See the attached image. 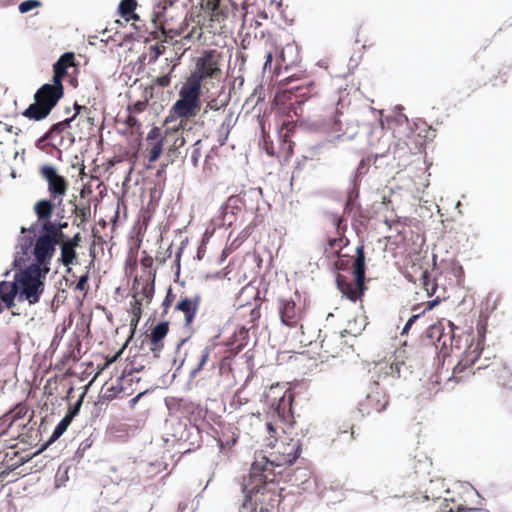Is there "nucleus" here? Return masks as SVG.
<instances>
[{
    "label": "nucleus",
    "instance_id": "f257e3e1",
    "mask_svg": "<svg viewBox=\"0 0 512 512\" xmlns=\"http://www.w3.org/2000/svg\"><path fill=\"white\" fill-rule=\"evenodd\" d=\"M19 270L14 274V294H18V300H27L30 305L40 301L44 292L45 278L50 271V267H38V265H28L25 269L18 267Z\"/></svg>",
    "mask_w": 512,
    "mask_h": 512
},
{
    "label": "nucleus",
    "instance_id": "f03ea898",
    "mask_svg": "<svg viewBox=\"0 0 512 512\" xmlns=\"http://www.w3.org/2000/svg\"><path fill=\"white\" fill-rule=\"evenodd\" d=\"M64 95V87L55 83L43 84L34 94V102L22 115L30 120L41 121L49 116L58 101Z\"/></svg>",
    "mask_w": 512,
    "mask_h": 512
},
{
    "label": "nucleus",
    "instance_id": "7ed1b4c3",
    "mask_svg": "<svg viewBox=\"0 0 512 512\" xmlns=\"http://www.w3.org/2000/svg\"><path fill=\"white\" fill-rule=\"evenodd\" d=\"M355 252L356 255L353 261V275L355 278L356 287H354L350 282H348L344 276L337 275L336 277V284L338 289L344 296H346L352 302H356L358 299H360L366 289V263L364 246H357Z\"/></svg>",
    "mask_w": 512,
    "mask_h": 512
},
{
    "label": "nucleus",
    "instance_id": "20e7f679",
    "mask_svg": "<svg viewBox=\"0 0 512 512\" xmlns=\"http://www.w3.org/2000/svg\"><path fill=\"white\" fill-rule=\"evenodd\" d=\"M388 404L384 392L380 389L378 382H373L368 387L365 399L359 403V412L362 415H369L371 412H381Z\"/></svg>",
    "mask_w": 512,
    "mask_h": 512
},
{
    "label": "nucleus",
    "instance_id": "39448f33",
    "mask_svg": "<svg viewBox=\"0 0 512 512\" xmlns=\"http://www.w3.org/2000/svg\"><path fill=\"white\" fill-rule=\"evenodd\" d=\"M40 175L47 182L48 192L52 198H62L66 195L68 182L60 175L53 165H44L40 169Z\"/></svg>",
    "mask_w": 512,
    "mask_h": 512
},
{
    "label": "nucleus",
    "instance_id": "423d86ee",
    "mask_svg": "<svg viewBox=\"0 0 512 512\" xmlns=\"http://www.w3.org/2000/svg\"><path fill=\"white\" fill-rule=\"evenodd\" d=\"M56 251V246L50 238L44 233L40 232L39 236L35 239L32 254L35 262L32 265L38 267H50L51 260Z\"/></svg>",
    "mask_w": 512,
    "mask_h": 512
},
{
    "label": "nucleus",
    "instance_id": "0eeeda50",
    "mask_svg": "<svg viewBox=\"0 0 512 512\" xmlns=\"http://www.w3.org/2000/svg\"><path fill=\"white\" fill-rule=\"evenodd\" d=\"M80 242L81 234L76 233L73 237H68L60 245V261L64 266L67 267V273L71 272L69 265L73 264L74 260L76 259V248L79 246Z\"/></svg>",
    "mask_w": 512,
    "mask_h": 512
},
{
    "label": "nucleus",
    "instance_id": "6e6552de",
    "mask_svg": "<svg viewBox=\"0 0 512 512\" xmlns=\"http://www.w3.org/2000/svg\"><path fill=\"white\" fill-rule=\"evenodd\" d=\"M33 235H23L18 240L17 252L13 260V268L22 267L29 259V253L35 243V230L29 228Z\"/></svg>",
    "mask_w": 512,
    "mask_h": 512
},
{
    "label": "nucleus",
    "instance_id": "1a4fd4ad",
    "mask_svg": "<svg viewBox=\"0 0 512 512\" xmlns=\"http://www.w3.org/2000/svg\"><path fill=\"white\" fill-rule=\"evenodd\" d=\"M219 72L220 68L209 53L197 59L196 72L193 74V77L201 82L206 78L214 77Z\"/></svg>",
    "mask_w": 512,
    "mask_h": 512
},
{
    "label": "nucleus",
    "instance_id": "9d476101",
    "mask_svg": "<svg viewBox=\"0 0 512 512\" xmlns=\"http://www.w3.org/2000/svg\"><path fill=\"white\" fill-rule=\"evenodd\" d=\"M278 310L282 324L291 328L298 325L299 315L293 300L280 298Z\"/></svg>",
    "mask_w": 512,
    "mask_h": 512
},
{
    "label": "nucleus",
    "instance_id": "9b49d317",
    "mask_svg": "<svg viewBox=\"0 0 512 512\" xmlns=\"http://www.w3.org/2000/svg\"><path fill=\"white\" fill-rule=\"evenodd\" d=\"M200 301H201L200 295L195 294L192 299L188 298V297H183L177 302L175 309L177 311H181L184 313V319H185L186 326H189L193 322V320L196 316L197 310L199 308Z\"/></svg>",
    "mask_w": 512,
    "mask_h": 512
},
{
    "label": "nucleus",
    "instance_id": "f8f14e48",
    "mask_svg": "<svg viewBox=\"0 0 512 512\" xmlns=\"http://www.w3.org/2000/svg\"><path fill=\"white\" fill-rule=\"evenodd\" d=\"M74 57V54L72 52H66L63 55H61L58 60L53 64V77L52 82L63 86V78L67 74V70L69 67L68 60L72 59Z\"/></svg>",
    "mask_w": 512,
    "mask_h": 512
},
{
    "label": "nucleus",
    "instance_id": "ddd939ff",
    "mask_svg": "<svg viewBox=\"0 0 512 512\" xmlns=\"http://www.w3.org/2000/svg\"><path fill=\"white\" fill-rule=\"evenodd\" d=\"M201 94V82L198 80L190 81L185 83L179 92L181 99H186L187 101H191L195 104L199 105V98Z\"/></svg>",
    "mask_w": 512,
    "mask_h": 512
},
{
    "label": "nucleus",
    "instance_id": "4468645a",
    "mask_svg": "<svg viewBox=\"0 0 512 512\" xmlns=\"http://www.w3.org/2000/svg\"><path fill=\"white\" fill-rule=\"evenodd\" d=\"M40 232L47 235L55 246L61 245L68 238L64 231L55 227V222L52 221L42 222L40 224Z\"/></svg>",
    "mask_w": 512,
    "mask_h": 512
},
{
    "label": "nucleus",
    "instance_id": "2eb2a0df",
    "mask_svg": "<svg viewBox=\"0 0 512 512\" xmlns=\"http://www.w3.org/2000/svg\"><path fill=\"white\" fill-rule=\"evenodd\" d=\"M33 210L41 223L51 221L50 218L54 212V204L50 199H41L34 204Z\"/></svg>",
    "mask_w": 512,
    "mask_h": 512
},
{
    "label": "nucleus",
    "instance_id": "dca6fc26",
    "mask_svg": "<svg viewBox=\"0 0 512 512\" xmlns=\"http://www.w3.org/2000/svg\"><path fill=\"white\" fill-rule=\"evenodd\" d=\"M230 101V92L222 90L216 98L210 100L203 110L202 117H207L210 111L218 113L225 108Z\"/></svg>",
    "mask_w": 512,
    "mask_h": 512
},
{
    "label": "nucleus",
    "instance_id": "f3484780",
    "mask_svg": "<svg viewBox=\"0 0 512 512\" xmlns=\"http://www.w3.org/2000/svg\"><path fill=\"white\" fill-rule=\"evenodd\" d=\"M14 281H1L0 282V301L5 304L6 308H12L15 305V297L18 294H14Z\"/></svg>",
    "mask_w": 512,
    "mask_h": 512
},
{
    "label": "nucleus",
    "instance_id": "a211bd4d",
    "mask_svg": "<svg viewBox=\"0 0 512 512\" xmlns=\"http://www.w3.org/2000/svg\"><path fill=\"white\" fill-rule=\"evenodd\" d=\"M199 107L198 104H195L191 101H187L186 99L179 98L173 105L172 109L176 115L179 117H190L195 114V110Z\"/></svg>",
    "mask_w": 512,
    "mask_h": 512
},
{
    "label": "nucleus",
    "instance_id": "6ab92c4d",
    "mask_svg": "<svg viewBox=\"0 0 512 512\" xmlns=\"http://www.w3.org/2000/svg\"><path fill=\"white\" fill-rule=\"evenodd\" d=\"M71 421L68 417L64 416L54 428L50 438L42 445L39 452L44 451L49 445L59 439L68 429Z\"/></svg>",
    "mask_w": 512,
    "mask_h": 512
},
{
    "label": "nucleus",
    "instance_id": "aec40b11",
    "mask_svg": "<svg viewBox=\"0 0 512 512\" xmlns=\"http://www.w3.org/2000/svg\"><path fill=\"white\" fill-rule=\"evenodd\" d=\"M137 2L136 0H121L119 3V14L124 17L126 20L134 19L138 20L139 16L134 13V10L136 9Z\"/></svg>",
    "mask_w": 512,
    "mask_h": 512
},
{
    "label": "nucleus",
    "instance_id": "412c9836",
    "mask_svg": "<svg viewBox=\"0 0 512 512\" xmlns=\"http://www.w3.org/2000/svg\"><path fill=\"white\" fill-rule=\"evenodd\" d=\"M301 452V443L299 440L293 441L288 444L284 449L283 453L286 455L285 462L288 465H292L299 458Z\"/></svg>",
    "mask_w": 512,
    "mask_h": 512
},
{
    "label": "nucleus",
    "instance_id": "4be33fe9",
    "mask_svg": "<svg viewBox=\"0 0 512 512\" xmlns=\"http://www.w3.org/2000/svg\"><path fill=\"white\" fill-rule=\"evenodd\" d=\"M169 332V322L161 321L157 323L151 330L149 337L150 341H162Z\"/></svg>",
    "mask_w": 512,
    "mask_h": 512
},
{
    "label": "nucleus",
    "instance_id": "5701e85b",
    "mask_svg": "<svg viewBox=\"0 0 512 512\" xmlns=\"http://www.w3.org/2000/svg\"><path fill=\"white\" fill-rule=\"evenodd\" d=\"M84 396H85V392H83L80 397L78 398V400L73 403L72 405L69 406V409H68V412L66 413V417H68L70 420H72L76 415H78L81 407H82V404H83V399H84Z\"/></svg>",
    "mask_w": 512,
    "mask_h": 512
},
{
    "label": "nucleus",
    "instance_id": "b1692460",
    "mask_svg": "<svg viewBox=\"0 0 512 512\" xmlns=\"http://www.w3.org/2000/svg\"><path fill=\"white\" fill-rule=\"evenodd\" d=\"M41 1L39 0H25L21 2L18 6V10L20 13H28L32 11L33 9L41 6Z\"/></svg>",
    "mask_w": 512,
    "mask_h": 512
},
{
    "label": "nucleus",
    "instance_id": "393cba45",
    "mask_svg": "<svg viewBox=\"0 0 512 512\" xmlns=\"http://www.w3.org/2000/svg\"><path fill=\"white\" fill-rule=\"evenodd\" d=\"M163 141L155 142L149 151V162H155L163 151Z\"/></svg>",
    "mask_w": 512,
    "mask_h": 512
},
{
    "label": "nucleus",
    "instance_id": "a878e982",
    "mask_svg": "<svg viewBox=\"0 0 512 512\" xmlns=\"http://www.w3.org/2000/svg\"><path fill=\"white\" fill-rule=\"evenodd\" d=\"M65 130L60 122L53 124L50 129L41 137L40 141L51 139L55 134H60Z\"/></svg>",
    "mask_w": 512,
    "mask_h": 512
},
{
    "label": "nucleus",
    "instance_id": "bb28decb",
    "mask_svg": "<svg viewBox=\"0 0 512 512\" xmlns=\"http://www.w3.org/2000/svg\"><path fill=\"white\" fill-rule=\"evenodd\" d=\"M230 131H231V129H229L228 127L220 124V126L216 130L217 141H218L220 146H223L226 143V141H227V139L229 137Z\"/></svg>",
    "mask_w": 512,
    "mask_h": 512
},
{
    "label": "nucleus",
    "instance_id": "cd10ccee",
    "mask_svg": "<svg viewBox=\"0 0 512 512\" xmlns=\"http://www.w3.org/2000/svg\"><path fill=\"white\" fill-rule=\"evenodd\" d=\"M140 321V318L138 317H132L131 321H130V331H131V334L129 336V338L127 339V341L124 343L123 347L120 349V351L118 352L117 355H115L114 359L113 360H116L118 355L125 349V347L127 346V344L129 343V341L133 338L135 332H136V329H137V326H138V323Z\"/></svg>",
    "mask_w": 512,
    "mask_h": 512
},
{
    "label": "nucleus",
    "instance_id": "c85d7f7f",
    "mask_svg": "<svg viewBox=\"0 0 512 512\" xmlns=\"http://www.w3.org/2000/svg\"><path fill=\"white\" fill-rule=\"evenodd\" d=\"M147 140L148 141H155V142H164V137L162 136V130L160 127L154 126L150 129V131L147 134Z\"/></svg>",
    "mask_w": 512,
    "mask_h": 512
},
{
    "label": "nucleus",
    "instance_id": "c756f323",
    "mask_svg": "<svg viewBox=\"0 0 512 512\" xmlns=\"http://www.w3.org/2000/svg\"><path fill=\"white\" fill-rule=\"evenodd\" d=\"M421 279H422L423 286L427 290L428 296L433 295L435 293L436 289H437V286L435 284H432V288H431V290H429L428 285H429V281H430V275H429V272L427 270H424L422 272Z\"/></svg>",
    "mask_w": 512,
    "mask_h": 512
},
{
    "label": "nucleus",
    "instance_id": "7c9ffc66",
    "mask_svg": "<svg viewBox=\"0 0 512 512\" xmlns=\"http://www.w3.org/2000/svg\"><path fill=\"white\" fill-rule=\"evenodd\" d=\"M425 313V311H422L421 313H418V314H413L412 316H410L408 318V320L406 321L403 329H402V332L401 334L404 335V334H407L408 331L410 330V328L412 327V325Z\"/></svg>",
    "mask_w": 512,
    "mask_h": 512
},
{
    "label": "nucleus",
    "instance_id": "2f4dec72",
    "mask_svg": "<svg viewBox=\"0 0 512 512\" xmlns=\"http://www.w3.org/2000/svg\"><path fill=\"white\" fill-rule=\"evenodd\" d=\"M237 120L238 117L234 116V111L229 110L221 124L228 127L229 129H232L237 123Z\"/></svg>",
    "mask_w": 512,
    "mask_h": 512
},
{
    "label": "nucleus",
    "instance_id": "473e14b6",
    "mask_svg": "<svg viewBox=\"0 0 512 512\" xmlns=\"http://www.w3.org/2000/svg\"><path fill=\"white\" fill-rule=\"evenodd\" d=\"M163 346L162 341H150V351L153 353L154 358H160Z\"/></svg>",
    "mask_w": 512,
    "mask_h": 512
},
{
    "label": "nucleus",
    "instance_id": "72a5a7b5",
    "mask_svg": "<svg viewBox=\"0 0 512 512\" xmlns=\"http://www.w3.org/2000/svg\"><path fill=\"white\" fill-rule=\"evenodd\" d=\"M325 145H326L325 143L321 142V143H318L316 145L309 147L307 150V153L309 154L308 157L312 158L313 156L320 153V151L325 147Z\"/></svg>",
    "mask_w": 512,
    "mask_h": 512
},
{
    "label": "nucleus",
    "instance_id": "f704fd0d",
    "mask_svg": "<svg viewBox=\"0 0 512 512\" xmlns=\"http://www.w3.org/2000/svg\"><path fill=\"white\" fill-rule=\"evenodd\" d=\"M66 479H68L67 470H65L62 474L60 473V471H58L55 477V487H62Z\"/></svg>",
    "mask_w": 512,
    "mask_h": 512
},
{
    "label": "nucleus",
    "instance_id": "c9c22d12",
    "mask_svg": "<svg viewBox=\"0 0 512 512\" xmlns=\"http://www.w3.org/2000/svg\"><path fill=\"white\" fill-rule=\"evenodd\" d=\"M88 273H85L84 275H81L78 279V282L76 284V289L77 290H80V291H83L86 289V285H87V282H88Z\"/></svg>",
    "mask_w": 512,
    "mask_h": 512
},
{
    "label": "nucleus",
    "instance_id": "e433bc0d",
    "mask_svg": "<svg viewBox=\"0 0 512 512\" xmlns=\"http://www.w3.org/2000/svg\"><path fill=\"white\" fill-rule=\"evenodd\" d=\"M132 314L133 317L141 318L142 315V303L140 300H135L132 306Z\"/></svg>",
    "mask_w": 512,
    "mask_h": 512
},
{
    "label": "nucleus",
    "instance_id": "4c0bfd02",
    "mask_svg": "<svg viewBox=\"0 0 512 512\" xmlns=\"http://www.w3.org/2000/svg\"><path fill=\"white\" fill-rule=\"evenodd\" d=\"M132 363L134 366L128 372H124L122 377H124L125 375H132V373H137V372L143 371L145 369L144 364H142V363L136 364V359H134Z\"/></svg>",
    "mask_w": 512,
    "mask_h": 512
},
{
    "label": "nucleus",
    "instance_id": "58836bf2",
    "mask_svg": "<svg viewBox=\"0 0 512 512\" xmlns=\"http://www.w3.org/2000/svg\"><path fill=\"white\" fill-rule=\"evenodd\" d=\"M199 157H200V150H199V148L194 147L190 153V160L194 167L198 166Z\"/></svg>",
    "mask_w": 512,
    "mask_h": 512
},
{
    "label": "nucleus",
    "instance_id": "ea45409f",
    "mask_svg": "<svg viewBox=\"0 0 512 512\" xmlns=\"http://www.w3.org/2000/svg\"><path fill=\"white\" fill-rule=\"evenodd\" d=\"M143 294L146 297L148 301H151L153 295H154V280L151 283V286H145L143 288Z\"/></svg>",
    "mask_w": 512,
    "mask_h": 512
},
{
    "label": "nucleus",
    "instance_id": "a19ab883",
    "mask_svg": "<svg viewBox=\"0 0 512 512\" xmlns=\"http://www.w3.org/2000/svg\"><path fill=\"white\" fill-rule=\"evenodd\" d=\"M209 355H210V347L206 346L203 350H202V353H201V358H200V361H199V365L200 367H203L208 358H209Z\"/></svg>",
    "mask_w": 512,
    "mask_h": 512
},
{
    "label": "nucleus",
    "instance_id": "79ce46f5",
    "mask_svg": "<svg viewBox=\"0 0 512 512\" xmlns=\"http://www.w3.org/2000/svg\"><path fill=\"white\" fill-rule=\"evenodd\" d=\"M148 392V389L144 390V391H141L139 392L136 396H134L133 398H131L129 400V406L130 408H135L137 403L139 402V400L142 398L143 395H145L146 393Z\"/></svg>",
    "mask_w": 512,
    "mask_h": 512
},
{
    "label": "nucleus",
    "instance_id": "37998d69",
    "mask_svg": "<svg viewBox=\"0 0 512 512\" xmlns=\"http://www.w3.org/2000/svg\"><path fill=\"white\" fill-rule=\"evenodd\" d=\"M174 295L172 294L171 288L168 289L167 294L162 302V305L167 308L171 305L173 301Z\"/></svg>",
    "mask_w": 512,
    "mask_h": 512
},
{
    "label": "nucleus",
    "instance_id": "c03bdc74",
    "mask_svg": "<svg viewBox=\"0 0 512 512\" xmlns=\"http://www.w3.org/2000/svg\"><path fill=\"white\" fill-rule=\"evenodd\" d=\"M240 512H257V511H256V508L253 507L251 502L248 503V501H245L242 504V507L240 508ZM261 512H263V510H261Z\"/></svg>",
    "mask_w": 512,
    "mask_h": 512
},
{
    "label": "nucleus",
    "instance_id": "a18cd8bd",
    "mask_svg": "<svg viewBox=\"0 0 512 512\" xmlns=\"http://www.w3.org/2000/svg\"><path fill=\"white\" fill-rule=\"evenodd\" d=\"M150 49L154 52V56L151 59V61H156L163 53L162 49L159 47V45H152L150 46Z\"/></svg>",
    "mask_w": 512,
    "mask_h": 512
},
{
    "label": "nucleus",
    "instance_id": "49530a36",
    "mask_svg": "<svg viewBox=\"0 0 512 512\" xmlns=\"http://www.w3.org/2000/svg\"><path fill=\"white\" fill-rule=\"evenodd\" d=\"M156 82L159 86L165 87L170 84V76L169 75H163L161 77H158L156 79Z\"/></svg>",
    "mask_w": 512,
    "mask_h": 512
},
{
    "label": "nucleus",
    "instance_id": "de8ad7c7",
    "mask_svg": "<svg viewBox=\"0 0 512 512\" xmlns=\"http://www.w3.org/2000/svg\"><path fill=\"white\" fill-rule=\"evenodd\" d=\"M146 107V101H136L133 105L134 112L140 113L144 111Z\"/></svg>",
    "mask_w": 512,
    "mask_h": 512
},
{
    "label": "nucleus",
    "instance_id": "09e8293b",
    "mask_svg": "<svg viewBox=\"0 0 512 512\" xmlns=\"http://www.w3.org/2000/svg\"><path fill=\"white\" fill-rule=\"evenodd\" d=\"M90 446H91V442H89V440L87 439V440L83 441V442L79 445V447H78V449H77V452H76V453H77V454H80V455H83V453L85 452V450H86V449H88Z\"/></svg>",
    "mask_w": 512,
    "mask_h": 512
},
{
    "label": "nucleus",
    "instance_id": "8fccbe9b",
    "mask_svg": "<svg viewBox=\"0 0 512 512\" xmlns=\"http://www.w3.org/2000/svg\"><path fill=\"white\" fill-rule=\"evenodd\" d=\"M440 303V299L439 298H436V299H433L431 301H428L427 303V307L425 308V312L426 311H430L432 310L434 307H436L438 304Z\"/></svg>",
    "mask_w": 512,
    "mask_h": 512
},
{
    "label": "nucleus",
    "instance_id": "3c124183",
    "mask_svg": "<svg viewBox=\"0 0 512 512\" xmlns=\"http://www.w3.org/2000/svg\"><path fill=\"white\" fill-rule=\"evenodd\" d=\"M430 498H432L434 501H439L441 497L436 496L432 491H430V494H428V491H426L425 494L422 496L423 500H428Z\"/></svg>",
    "mask_w": 512,
    "mask_h": 512
},
{
    "label": "nucleus",
    "instance_id": "603ef678",
    "mask_svg": "<svg viewBox=\"0 0 512 512\" xmlns=\"http://www.w3.org/2000/svg\"><path fill=\"white\" fill-rule=\"evenodd\" d=\"M181 254H182V249L179 248L178 251L176 252V260H175V265L177 266V272L176 274L178 275L179 272H180V258H181Z\"/></svg>",
    "mask_w": 512,
    "mask_h": 512
},
{
    "label": "nucleus",
    "instance_id": "864d4df0",
    "mask_svg": "<svg viewBox=\"0 0 512 512\" xmlns=\"http://www.w3.org/2000/svg\"><path fill=\"white\" fill-rule=\"evenodd\" d=\"M76 119L75 116L69 117L64 119L63 121H60V123L63 125L65 129L69 128L71 123Z\"/></svg>",
    "mask_w": 512,
    "mask_h": 512
},
{
    "label": "nucleus",
    "instance_id": "5fc2aeb1",
    "mask_svg": "<svg viewBox=\"0 0 512 512\" xmlns=\"http://www.w3.org/2000/svg\"><path fill=\"white\" fill-rule=\"evenodd\" d=\"M73 109L75 110V113L73 114V116H75V117H77L82 110H85V111L87 110V108L85 106H81L78 103L74 104Z\"/></svg>",
    "mask_w": 512,
    "mask_h": 512
},
{
    "label": "nucleus",
    "instance_id": "6e6d98bb",
    "mask_svg": "<svg viewBox=\"0 0 512 512\" xmlns=\"http://www.w3.org/2000/svg\"><path fill=\"white\" fill-rule=\"evenodd\" d=\"M55 227H57L58 229L64 231V229H66L68 227V222H60V221H57L55 220Z\"/></svg>",
    "mask_w": 512,
    "mask_h": 512
},
{
    "label": "nucleus",
    "instance_id": "4d7b16f0",
    "mask_svg": "<svg viewBox=\"0 0 512 512\" xmlns=\"http://www.w3.org/2000/svg\"><path fill=\"white\" fill-rule=\"evenodd\" d=\"M459 512H489L485 509H477V508H463Z\"/></svg>",
    "mask_w": 512,
    "mask_h": 512
},
{
    "label": "nucleus",
    "instance_id": "13d9d810",
    "mask_svg": "<svg viewBox=\"0 0 512 512\" xmlns=\"http://www.w3.org/2000/svg\"><path fill=\"white\" fill-rule=\"evenodd\" d=\"M203 367H200V365L198 364L195 368H193L191 371H190V378L193 379L202 369Z\"/></svg>",
    "mask_w": 512,
    "mask_h": 512
},
{
    "label": "nucleus",
    "instance_id": "bf43d9fd",
    "mask_svg": "<svg viewBox=\"0 0 512 512\" xmlns=\"http://www.w3.org/2000/svg\"><path fill=\"white\" fill-rule=\"evenodd\" d=\"M136 123H137L136 118H134V117H132V116H129V117L127 118V124H128V125L132 126V125H135Z\"/></svg>",
    "mask_w": 512,
    "mask_h": 512
},
{
    "label": "nucleus",
    "instance_id": "052dcab7",
    "mask_svg": "<svg viewBox=\"0 0 512 512\" xmlns=\"http://www.w3.org/2000/svg\"><path fill=\"white\" fill-rule=\"evenodd\" d=\"M188 340V338H183L179 341V343L176 345V352H178L180 350V348L182 347V345Z\"/></svg>",
    "mask_w": 512,
    "mask_h": 512
},
{
    "label": "nucleus",
    "instance_id": "680f3d73",
    "mask_svg": "<svg viewBox=\"0 0 512 512\" xmlns=\"http://www.w3.org/2000/svg\"><path fill=\"white\" fill-rule=\"evenodd\" d=\"M251 469H252L255 473H256V472H259V471H262V468H261V467H260L256 462H254V463L252 464Z\"/></svg>",
    "mask_w": 512,
    "mask_h": 512
},
{
    "label": "nucleus",
    "instance_id": "e2e57ef3",
    "mask_svg": "<svg viewBox=\"0 0 512 512\" xmlns=\"http://www.w3.org/2000/svg\"><path fill=\"white\" fill-rule=\"evenodd\" d=\"M431 484H432V485H434V486H436V487H441V488H443V487H444L443 483H442L440 480H437V481H431Z\"/></svg>",
    "mask_w": 512,
    "mask_h": 512
},
{
    "label": "nucleus",
    "instance_id": "0e129e2a",
    "mask_svg": "<svg viewBox=\"0 0 512 512\" xmlns=\"http://www.w3.org/2000/svg\"><path fill=\"white\" fill-rule=\"evenodd\" d=\"M87 122H88L91 126H93V125H94V118H93V117L88 116V117H87Z\"/></svg>",
    "mask_w": 512,
    "mask_h": 512
},
{
    "label": "nucleus",
    "instance_id": "69168bd1",
    "mask_svg": "<svg viewBox=\"0 0 512 512\" xmlns=\"http://www.w3.org/2000/svg\"><path fill=\"white\" fill-rule=\"evenodd\" d=\"M107 392H108V394H107V395H105V397H106L107 399H112V398H113V393H111V392H110V389H107Z\"/></svg>",
    "mask_w": 512,
    "mask_h": 512
},
{
    "label": "nucleus",
    "instance_id": "338daca9",
    "mask_svg": "<svg viewBox=\"0 0 512 512\" xmlns=\"http://www.w3.org/2000/svg\"><path fill=\"white\" fill-rule=\"evenodd\" d=\"M107 392H108V394H107V395H105V397H106L107 399H112V398H113V393H111V392H110V389H107Z\"/></svg>",
    "mask_w": 512,
    "mask_h": 512
},
{
    "label": "nucleus",
    "instance_id": "774afa93",
    "mask_svg": "<svg viewBox=\"0 0 512 512\" xmlns=\"http://www.w3.org/2000/svg\"><path fill=\"white\" fill-rule=\"evenodd\" d=\"M10 177H11L12 179H15V178L17 177V173H16V171H15V170H12V171H11V173H10Z\"/></svg>",
    "mask_w": 512,
    "mask_h": 512
}]
</instances>
